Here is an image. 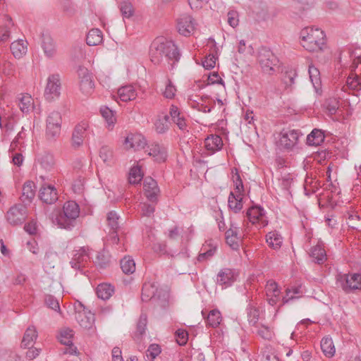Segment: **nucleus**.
Returning a JSON list of instances; mask_svg holds the SVG:
<instances>
[{
    "label": "nucleus",
    "instance_id": "obj_38",
    "mask_svg": "<svg viewBox=\"0 0 361 361\" xmlns=\"http://www.w3.org/2000/svg\"><path fill=\"white\" fill-rule=\"evenodd\" d=\"M321 348L326 357H331L335 353L334 343L332 339L330 338H323L322 339Z\"/></svg>",
    "mask_w": 361,
    "mask_h": 361
},
{
    "label": "nucleus",
    "instance_id": "obj_27",
    "mask_svg": "<svg viewBox=\"0 0 361 361\" xmlns=\"http://www.w3.org/2000/svg\"><path fill=\"white\" fill-rule=\"evenodd\" d=\"M209 40L212 43L213 53L206 56L202 61V64L205 69L210 70L215 66L216 61L217 59L216 54L219 50L216 42L214 39L210 38Z\"/></svg>",
    "mask_w": 361,
    "mask_h": 361
},
{
    "label": "nucleus",
    "instance_id": "obj_56",
    "mask_svg": "<svg viewBox=\"0 0 361 361\" xmlns=\"http://www.w3.org/2000/svg\"><path fill=\"white\" fill-rule=\"evenodd\" d=\"M175 336L178 345H184L186 344L188 339V334L187 331L183 329H178L175 333Z\"/></svg>",
    "mask_w": 361,
    "mask_h": 361
},
{
    "label": "nucleus",
    "instance_id": "obj_33",
    "mask_svg": "<svg viewBox=\"0 0 361 361\" xmlns=\"http://www.w3.org/2000/svg\"><path fill=\"white\" fill-rule=\"evenodd\" d=\"M114 292V287L109 283L99 284L96 288L98 298L106 300L109 299Z\"/></svg>",
    "mask_w": 361,
    "mask_h": 361
},
{
    "label": "nucleus",
    "instance_id": "obj_3",
    "mask_svg": "<svg viewBox=\"0 0 361 361\" xmlns=\"http://www.w3.org/2000/svg\"><path fill=\"white\" fill-rule=\"evenodd\" d=\"M80 214V207L75 201H67L64 203L63 211L56 216V221L61 228L71 229L76 224L77 218Z\"/></svg>",
    "mask_w": 361,
    "mask_h": 361
},
{
    "label": "nucleus",
    "instance_id": "obj_28",
    "mask_svg": "<svg viewBox=\"0 0 361 361\" xmlns=\"http://www.w3.org/2000/svg\"><path fill=\"white\" fill-rule=\"evenodd\" d=\"M228 207L234 213H238L243 208V194L231 192L228 200Z\"/></svg>",
    "mask_w": 361,
    "mask_h": 361
},
{
    "label": "nucleus",
    "instance_id": "obj_32",
    "mask_svg": "<svg viewBox=\"0 0 361 361\" xmlns=\"http://www.w3.org/2000/svg\"><path fill=\"white\" fill-rule=\"evenodd\" d=\"M103 35L98 28H93L89 31L86 37V42L89 46H96L102 43Z\"/></svg>",
    "mask_w": 361,
    "mask_h": 361
},
{
    "label": "nucleus",
    "instance_id": "obj_31",
    "mask_svg": "<svg viewBox=\"0 0 361 361\" xmlns=\"http://www.w3.org/2000/svg\"><path fill=\"white\" fill-rule=\"evenodd\" d=\"M4 19L6 22L5 25L0 27V44L5 43L9 40L11 35L10 29L11 27L13 25L12 19L9 16L5 15Z\"/></svg>",
    "mask_w": 361,
    "mask_h": 361
},
{
    "label": "nucleus",
    "instance_id": "obj_30",
    "mask_svg": "<svg viewBox=\"0 0 361 361\" xmlns=\"http://www.w3.org/2000/svg\"><path fill=\"white\" fill-rule=\"evenodd\" d=\"M157 287L154 283H145L142 286L141 299L143 302H148L153 300L155 298V293L157 292Z\"/></svg>",
    "mask_w": 361,
    "mask_h": 361
},
{
    "label": "nucleus",
    "instance_id": "obj_53",
    "mask_svg": "<svg viewBox=\"0 0 361 361\" xmlns=\"http://www.w3.org/2000/svg\"><path fill=\"white\" fill-rule=\"evenodd\" d=\"M147 324V314L145 313H142L137 324V333H138L140 336H142L145 333Z\"/></svg>",
    "mask_w": 361,
    "mask_h": 361
},
{
    "label": "nucleus",
    "instance_id": "obj_26",
    "mask_svg": "<svg viewBox=\"0 0 361 361\" xmlns=\"http://www.w3.org/2000/svg\"><path fill=\"white\" fill-rule=\"evenodd\" d=\"M310 255L313 261L318 264H322L326 260V251L324 245L320 243L311 248Z\"/></svg>",
    "mask_w": 361,
    "mask_h": 361
},
{
    "label": "nucleus",
    "instance_id": "obj_55",
    "mask_svg": "<svg viewBox=\"0 0 361 361\" xmlns=\"http://www.w3.org/2000/svg\"><path fill=\"white\" fill-rule=\"evenodd\" d=\"M266 290L267 296H269L271 294H273L274 296L279 295L280 294V290L278 288L277 283L272 280L267 281L266 285Z\"/></svg>",
    "mask_w": 361,
    "mask_h": 361
},
{
    "label": "nucleus",
    "instance_id": "obj_49",
    "mask_svg": "<svg viewBox=\"0 0 361 361\" xmlns=\"http://www.w3.org/2000/svg\"><path fill=\"white\" fill-rule=\"evenodd\" d=\"M73 336V330L70 329H66L60 332L59 337V341L63 345L72 344V338Z\"/></svg>",
    "mask_w": 361,
    "mask_h": 361
},
{
    "label": "nucleus",
    "instance_id": "obj_13",
    "mask_svg": "<svg viewBox=\"0 0 361 361\" xmlns=\"http://www.w3.org/2000/svg\"><path fill=\"white\" fill-rule=\"evenodd\" d=\"M77 72L80 79V87L81 91L85 94H89L94 87V82L90 73L87 68L82 66H80Z\"/></svg>",
    "mask_w": 361,
    "mask_h": 361
},
{
    "label": "nucleus",
    "instance_id": "obj_58",
    "mask_svg": "<svg viewBox=\"0 0 361 361\" xmlns=\"http://www.w3.org/2000/svg\"><path fill=\"white\" fill-rule=\"evenodd\" d=\"M156 204L152 203V204H146L144 203L141 205V212L142 215L145 216H151L153 215L154 211H155V206Z\"/></svg>",
    "mask_w": 361,
    "mask_h": 361
},
{
    "label": "nucleus",
    "instance_id": "obj_20",
    "mask_svg": "<svg viewBox=\"0 0 361 361\" xmlns=\"http://www.w3.org/2000/svg\"><path fill=\"white\" fill-rule=\"evenodd\" d=\"M94 265L100 269H105L109 267L111 264V255L109 250L103 248L100 251L97 252L94 259H93Z\"/></svg>",
    "mask_w": 361,
    "mask_h": 361
},
{
    "label": "nucleus",
    "instance_id": "obj_14",
    "mask_svg": "<svg viewBox=\"0 0 361 361\" xmlns=\"http://www.w3.org/2000/svg\"><path fill=\"white\" fill-rule=\"evenodd\" d=\"M145 195L147 200L152 203L157 204L159 188L157 183L153 178L149 177L144 181Z\"/></svg>",
    "mask_w": 361,
    "mask_h": 361
},
{
    "label": "nucleus",
    "instance_id": "obj_48",
    "mask_svg": "<svg viewBox=\"0 0 361 361\" xmlns=\"http://www.w3.org/2000/svg\"><path fill=\"white\" fill-rule=\"evenodd\" d=\"M142 173L139 166L133 167L129 173V183L131 184H137L140 183L142 178Z\"/></svg>",
    "mask_w": 361,
    "mask_h": 361
},
{
    "label": "nucleus",
    "instance_id": "obj_43",
    "mask_svg": "<svg viewBox=\"0 0 361 361\" xmlns=\"http://www.w3.org/2000/svg\"><path fill=\"white\" fill-rule=\"evenodd\" d=\"M310 79L313 86L317 88L321 85L320 73L317 68L313 65H310L308 68Z\"/></svg>",
    "mask_w": 361,
    "mask_h": 361
},
{
    "label": "nucleus",
    "instance_id": "obj_47",
    "mask_svg": "<svg viewBox=\"0 0 361 361\" xmlns=\"http://www.w3.org/2000/svg\"><path fill=\"white\" fill-rule=\"evenodd\" d=\"M33 102L32 99L29 94H24L21 97L19 102V107L23 113H27L30 110Z\"/></svg>",
    "mask_w": 361,
    "mask_h": 361
},
{
    "label": "nucleus",
    "instance_id": "obj_21",
    "mask_svg": "<svg viewBox=\"0 0 361 361\" xmlns=\"http://www.w3.org/2000/svg\"><path fill=\"white\" fill-rule=\"evenodd\" d=\"M36 192V185L33 181L27 180L23 186L21 201L23 204H30L34 199Z\"/></svg>",
    "mask_w": 361,
    "mask_h": 361
},
{
    "label": "nucleus",
    "instance_id": "obj_54",
    "mask_svg": "<svg viewBox=\"0 0 361 361\" xmlns=\"http://www.w3.org/2000/svg\"><path fill=\"white\" fill-rule=\"evenodd\" d=\"M161 347L159 345L153 343L149 345L148 349L146 352V356L147 357H150V361H154V360L161 353Z\"/></svg>",
    "mask_w": 361,
    "mask_h": 361
},
{
    "label": "nucleus",
    "instance_id": "obj_10",
    "mask_svg": "<svg viewBox=\"0 0 361 361\" xmlns=\"http://www.w3.org/2000/svg\"><path fill=\"white\" fill-rule=\"evenodd\" d=\"M88 247H82L74 251L70 264L73 269L82 270L90 262V254Z\"/></svg>",
    "mask_w": 361,
    "mask_h": 361
},
{
    "label": "nucleus",
    "instance_id": "obj_29",
    "mask_svg": "<svg viewBox=\"0 0 361 361\" xmlns=\"http://www.w3.org/2000/svg\"><path fill=\"white\" fill-rule=\"evenodd\" d=\"M119 98L123 102L133 100L137 97L136 90L131 85L123 86L118 90Z\"/></svg>",
    "mask_w": 361,
    "mask_h": 361
},
{
    "label": "nucleus",
    "instance_id": "obj_63",
    "mask_svg": "<svg viewBox=\"0 0 361 361\" xmlns=\"http://www.w3.org/2000/svg\"><path fill=\"white\" fill-rule=\"evenodd\" d=\"M346 82L350 88L355 90L357 89L360 85V79L355 74L353 77L350 75L348 76Z\"/></svg>",
    "mask_w": 361,
    "mask_h": 361
},
{
    "label": "nucleus",
    "instance_id": "obj_34",
    "mask_svg": "<svg viewBox=\"0 0 361 361\" xmlns=\"http://www.w3.org/2000/svg\"><path fill=\"white\" fill-rule=\"evenodd\" d=\"M204 319L207 326L212 328H216L222 320L221 312L216 309L211 310Z\"/></svg>",
    "mask_w": 361,
    "mask_h": 361
},
{
    "label": "nucleus",
    "instance_id": "obj_8",
    "mask_svg": "<svg viewBox=\"0 0 361 361\" xmlns=\"http://www.w3.org/2000/svg\"><path fill=\"white\" fill-rule=\"evenodd\" d=\"M246 216L252 224L257 225L259 228L268 225L264 209L261 206L254 205L250 207L246 212Z\"/></svg>",
    "mask_w": 361,
    "mask_h": 361
},
{
    "label": "nucleus",
    "instance_id": "obj_59",
    "mask_svg": "<svg viewBox=\"0 0 361 361\" xmlns=\"http://www.w3.org/2000/svg\"><path fill=\"white\" fill-rule=\"evenodd\" d=\"M228 23L232 27H235L238 25V13L235 11H229L227 14Z\"/></svg>",
    "mask_w": 361,
    "mask_h": 361
},
{
    "label": "nucleus",
    "instance_id": "obj_46",
    "mask_svg": "<svg viewBox=\"0 0 361 361\" xmlns=\"http://www.w3.org/2000/svg\"><path fill=\"white\" fill-rule=\"evenodd\" d=\"M297 77V73L295 69H290L286 71L283 75L282 80L287 87H291L295 84V80Z\"/></svg>",
    "mask_w": 361,
    "mask_h": 361
},
{
    "label": "nucleus",
    "instance_id": "obj_4",
    "mask_svg": "<svg viewBox=\"0 0 361 361\" xmlns=\"http://www.w3.org/2000/svg\"><path fill=\"white\" fill-rule=\"evenodd\" d=\"M257 61L264 73L273 75L279 66V60L272 51L266 47L258 50Z\"/></svg>",
    "mask_w": 361,
    "mask_h": 361
},
{
    "label": "nucleus",
    "instance_id": "obj_41",
    "mask_svg": "<svg viewBox=\"0 0 361 361\" xmlns=\"http://www.w3.org/2000/svg\"><path fill=\"white\" fill-rule=\"evenodd\" d=\"M267 242L270 247L274 250H276L281 247L282 244V238L280 235L276 233L275 232H269L267 235Z\"/></svg>",
    "mask_w": 361,
    "mask_h": 361
},
{
    "label": "nucleus",
    "instance_id": "obj_37",
    "mask_svg": "<svg viewBox=\"0 0 361 361\" xmlns=\"http://www.w3.org/2000/svg\"><path fill=\"white\" fill-rule=\"evenodd\" d=\"M37 334L35 329L32 327H28L25 332L23 336L21 347L24 348H29V346L32 345V343L37 338Z\"/></svg>",
    "mask_w": 361,
    "mask_h": 361
},
{
    "label": "nucleus",
    "instance_id": "obj_19",
    "mask_svg": "<svg viewBox=\"0 0 361 361\" xmlns=\"http://www.w3.org/2000/svg\"><path fill=\"white\" fill-rule=\"evenodd\" d=\"M169 114L173 121L177 125L180 130H188V123L183 113H181L176 106L171 105Z\"/></svg>",
    "mask_w": 361,
    "mask_h": 361
},
{
    "label": "nucleus",
    "instance_id": "obj_11",
    "mask_svg": "<svg viewBox=\"0 0 361 361\" xmlns=\"http://www.w3.org/2000/svg\"><path fill=\"white\" fill-rule=\"evenodd\" d=\"M238 273L230 268L221 269L216 276V283L223 288H228L237 280Z\"/></svg>",
    "mask_w": 361,
    "mask_h": 361
},
{
    "label": "nucleus",
    "instance_id": "obj_52",
    "mask_svg": "<svg viewBox=\"0 0 361 361\" xmlns=\"http://www.w3.org/2000/svg\"><path fill=\"white\" fill-rule=\"evenodd\" d=\"M44 302L46 305L55 310L56 312H60V305L59 300L51 295H46L44 296Z\"/></svg>",
    "mask_w": 361,
    "mask_h": 361
},
{
    "label": "nucleus",
    "instance_id": "obj_18",
    "mask_svg": "<svg viewBox=\"0 0 361 361\" xmlns=\"http://www.w3.org/2000/svg\"><path fill=\"white\" fill-rule=\"evenodd\" d=\"M87 128L88 123L85 121L80 123L75 127L72 135V144L74 147H79L82 144Z\"/></svg>",
    "mask_w": 361,
    "mask_h": 361
},
{
    "label": "nucleus",
    "instance_id": "obj_44",
    "mask_svg": "<svg viewBox=\"0 0 361 361\" xmlns=\"http://www.w3.org/2000/svg\"><path fill=\"white\" fill-rule=\"evenodd\" d=\"M118 219V215L114 211H111L107 214L106 221L110 228V231H118L119 228Z\"/></svg>",
    "mask_w": 361,
    "mask_h": 361
},
{
    "label": "nucleus",
    "instance_id": "obj_60",
    "mask_svg": "<svg viewBox=\"0 0 361 361\" xmlns=\"http://www.w3.org/2000/svg\"><path fill=\"white\" fill-rule=\"evenodd\" d=\"M62 8L66 15L68 16H72L75 14V8L73 4L71 1L66 0L63 3Z\"/></svg>",
    "mask_w": 361,
    "mask_h": 361
},
{
    "label": "nucleus",
    "instance_id": "obj_17",
    "mask_svg": "<svg viewBox=\"0 0 361 361\" xmlns=\"http://www.w3.org/2000/svg\"><path fill=\"white\" fill-rule=\"evenodd\" d=\"M125 145L128 149L140 150L147 145L146 139L141 134H130L126 137Z\"/></svg>",
    "mask_w": 361,
    "mask_h": 361
},
{
    "label": "nucleus",
    "instance_id": "obj_25",
    "mask_svg": "<svg viewBox=\"0 0 361 361\" xmlns=\"http://www.w3.org/2000/svg\"><path fill=\"white\" fill-rule=\"evenodd\" d=\"M204 143L207 150L209 151L212 154L220 150L223 146L222 139L217 135L208 136L205 139Z\"/></svg>",
    "mask_w": 361,
    "mask_h": 361
},
{
    "label": "nucleus",
    "instance_id": "obj_51",
    "mask_svg": "<svg viewBox=\"0 0 361 361\" xmlns=\"http://www.w3.org/2000/svg\"><path fill=\"white\" fill-rule=\"evenodd\" d=\"M99 157L104 163L109 164L113 159V151L108 146H103L99 150Z\"/></svg>",
    "mask_w": 361,
    "mask_h": 361
},
{
    "label": "nucleus",
    "instance_id": "obj_16",
    "mask_svg": "<svg viewBox=\"0 0 361 361\" xmlns=\"http://www.w3.org/2000/svg\"><path fill=\"white\" fill-rule=\"evenodd\" d=\"M146 152L158 163H162L166 160L167 150L166 147L157 142H153L148 145Z\"/></svg>",
    "mask_w": 361,
    "mask_h": 361
},
{
    "label": "nucleus",
    "instance_id": "obj_64",
    "mask_svg": "<svg viewBox=\"0 0 361 361\" xmlns=\"http://www.w3.org/2000/svg\"><path fill=\"white\" fill-rule=\"evenodd\" d=\"M350 279L352 281V285L357 286L355 288V291L357 290H361V274L351 273L350 274Z\"/></svg>",
    "mask_w": 361,
    "mask_h": 361
},
{
    "label": "nucleus",
    "instance_id": "obj_45",
    "mask_svg": "<svg viewBox=\"0 0 361 361\" xmlns=\"http://www.w3.org/2000/svg\"><path fill=\"white\" fill-rule=\"evenodd\" d=\"M100 112L106 121L109 128H112L116 121L113 111L109 108L104 106L101 108Z\"/></svg>",
    "mask_w": 361,
    "mask_h": 361
},
{
    "label": "nucleus",
    "instance_id": "obj_5",
    "mask_svg": "<svg viewBox=\"0 0 361 361\" xmlns=\"http://www.w3.org/2000/svg\"><path fill=\"white\" fill-rule=\"evenodd\" d=\"M62 123L61 115L58 111H52L46 121V137L50 141H55L61 134Z\"/></svg>",
    "mask_w": 361,
    "mask_h": 361
},
{
    "label": "nucleus",
    "instance_id": "obj_1",
    "mask_svg": "<svg viewBox=\"0 0 361 361\" xmlns=\"http://www.w3.org/2000/svg\"><path fill=\"white\" fill-rule=\"evenodd\" d=\"M149 56L154 64L160 63L163 57H165L171 68H173L174 65L179 61L180 54L173 41L161 37L156 38L152 43Z\"/></svg>",
    "mask_w": 361,
    "mask_h": 361
},
{
    "label": "nucleus",
    "instance_id": "obj_7",
    "mask_svg": "<svg viewBox=\"0 0 361 361\" xmlns=\"http://www.w3.org/2000/svg\"><path fill=\"white\" fill-rule=\"evenodd\" d=\"M302 135L300 130L283 129L280 133L279 145L286 150H291L297 145L299 138Z\"/></svg>",
    "mask_w": 361,
    "mask_h": 361
},
{
    "label": "nucleus",
    "instance_id": "obj_57",
    "mask_svg": "<svg viewBox=\"0 0 361 361\" xmlns=\"http://www.w3.org/2000/svg\"><path fill=\"white\" fill-rule=\"evenodd\" d=\"M234 171H235V176H234V180H233V183H234V185H235V189L236 190V192L238 193H242L243 191H244V189H243V180L240 176V174L238 171V169H233L232 170V173H234Z\"/></svg>",
    "mask_w": 361,
    "mask_h": 361
},
{
    "label": "nucleus",
    "instance_id": "obj_2",
    "mask_svg": "<svg viewBox=\"0 0 361 361\" xmlns=\"http://www.w3.org/2000/svg\"><path fill=\"white\" fill-rule=\"evenodd\" d=\"M326 35L319 28L307 27L300 31V44L307 51H321L326 45Z\"/></svg>",
    "mask_w": 361,
    "mask_h": 361
},
{
    "label": "nucleus",
    "instance_id": "obj_39",
    "mask_svg": "<svg viewBox=\"0 0 361 361\" xmlns=\"http://www.w3.org/2000/svg\"><path fill=\"white\" fill-rule=\"evenodd\" d=\"M121 268L126 274H133L135 271V263L129 256L124 257L120 262Z\"/></svg>",
    "mask_w": 361,
    "mask_h": 361
},
{
    "label": "nucleus",
    "instance_id": "obj_9",
    "mask_svg": "<svg viewBox=\"0 0 361 361\" xmlns=\"http://www.w3.org/2000/svg\"><path fill=\"white\" fill-rule=\"evenodd\" d=\"M27 218V207L25 204H18L11 207L6 214L8 222L13 225L22 224Z\"/></svg>",
    "mask_w": 361,
    "mask_h": 361
},
{
    "label": "nucleus",
    "instance_id": "obj_36",
    "mask_svg": "<svg viewBox=\"0 0 361 361\" xmlns=\"http://www.w3.org/2000/svg\"><path fill=\"white\" fill-rule=\"evenodd\" d=\"M10 49L15 58H21L27 51V46L23 40L19 39L11 44Z\"/></svg>",
    "mask_w": 361,
    "mask_h": 361
},
{
    "label": "nucleus",
    "instance_id": "obj_40",
    "mask_svg": "<svg viewBox=\"0 0 361 361\" xmlns=\"http://www.w3.org/2000/svg\"><path fill=\"white\" fill-rule=\"evenodd\" d=\"M169 294L167 291L163 289H157L155 293V298L152 301L156 302L161 307H166L168 305V300Z\"/></svg>",
    "mask_w": 361,
    "mask_h": 361
},
{
    "label": "nucleus",
    "instance_id": "obj_42",
    "mask_svg": "<svg viewBox=\"0 0 361 361\" xmlns=\"http://www.w3.org/2000/svg\"><path fill=\"white\" fill-rule=\"evenodd\" d=\"M247 314L249 324L252 326H255L259 319V310L252 305L249 304L247 307Z\"/></svg>",
    "mask_w": 361,
    "mask_h": 361
},
{
    "label": "nucleus",
    "instance_id": "obj_12",
    "mask_svg": "<svg viewBox=\"0 0 361 361\" xmlns=\"http://www.w3.org/2000/svg\"><path fill=\"white\" fill-rule=\"evenodd\" d=\"M195 21L188 14H183L177 21L178 32L183 36H190L195 29Z\"/></svg>",
    "mask_w": 361,
    "mask_h": 361
},
{
    "label": "nucleus",
    "instance_id": "obj_6",
    "mask_svg": "<svg viewBox=\"0 0 361 361\" xmlns=\"http://www.w3.org/2000/svg\"><path fill=\"white\" fill-rule=\"evenodd\" d=\"M61 79L59 74L50 75L47 78L44 97L47 102H53L61 94Z\"/></svg>",
    "mask_w": 361,
    "mask_h": 361
},
{
    "label": "nucleus",
    "instance_id": "obj_35",
    "mask_svg": "<svg viewBox=\"0 0 361 361\" xmlns=\"http://www.w3.org/2000/svg\"><path fill=\"white\" fill-rule=\"evenodd\" d=\"M170 116L169 115L159 116L154 123L155 130L157 133H165L169 129Z\"/></svg>",
    "mask_w": 361,
    "mask_h": 361
},
{
    "label": "nucleus",
    "instance_id": "obj_62",
    "mask_svg": "<svg viewBox=\"0 0 361 361\" xmlns=\"http://www.w3.org/2000/svg\"><path fill=\"white\" fill-rule=\"evenodd\" d=\"M291 292H293V294H299L300 293V288L298 287L294 288L292 290L288 288L286 290V295L285 297H283L282 299L283 304L288 303L290 300H295V299H297L299 298V297L294 296V295L289 296V294Z\"/></svg>",
    "mask_w": 361,
    "mask_h": 361
},
{
    "label": "nucleus",
    "instance_id": "obj_50",
    "mask_svg": "<svg viewBox=\"0 0 361 361\" xmlns=\"http://www.w3.org/2000/svg\"><path fill=\"white\" fill-rule=\"evenodd\" d=\"M120 11L123 18H130L133 15L134 10L133 5L129 1H122L120 4Z\"/></svg>",
    "mask_w": 361,
    "mask_h": 361
},
{
    "label": "nucleus",
    "instance_id": "obj_23",
    "mask_svg": "<svg viewBox=\"0 0 361 361\" xmlns=\"http://www.w3.org/2000/svg\"><path fill=\"white\" fill-rule=\"evenodd\" d=\"M42 37V47L44 50V54L48 58H53L56 53V44L54 39L49 35L43 34Z\"/></svg>",
    "mask_w": 361,
    "mask_h": 361
},
{
    "label": "nucleus",
    "instance_id": "obj_61",
    "mask_svg": "<svg viewBox=\"0 0 361 361\" xmlns=\"http://www.w3.org/2000/svg\"><path fill=\"white\" fill-rule=\"evenodd\" d=\"M176 89L175 86L172 85L170 80H168V83L166 85L165 90L164 92V96L168 99H172L176 94Z\"/></svg>",
    "mask_w": 361,
    "mask_h": 361
},
{
    "label": "nucleus",
    "instance_id": "obj_24",
    "mask_svg": "<svg viewBox=\"0 0 361 361\" xmlns=\"http://www.w3.org/2000/svg\"><path fill=\"white\" fill-rule=\"evenodd\" d=\"M325 139L324 131L314 128L307 136L306 144L309 146H319L324 142Z\"/></svg>",
    "mask_w": 361,
    "mask_h": 361
},
{
    "label": "nucleus",
    "instance_id": "obj_15",
    "mask_svg": "<svg viewBox=\"0 0 361 361\" xmlns=\"http://www.w3.org/2000/svg\"><path fill=\"white\" fill-rule=\"evenodd\" d=\"M39 197L43 202L51 204L58 200L56 189L51 185L44 184L39 190Z\"/></svg>",
    "mask_w": 361,
    "mask_h": 361
},
{
    "label": "nucleus",
    "instance_id": "obj_22",
    "mask_svg": "<svg viewBox=\"0 0 361 361\" xmlns=\"http://www.w3.org/2000/svg\"><path fill=\"white\" fill-rule=\"evenodd\" d=\"M350 274L339 273L336 276V283L346 293L355 292V285H352V281L350 279Z\"/></svg>",
    "mask_w": 361,
    "mask_h": 361
}]
</instances>
